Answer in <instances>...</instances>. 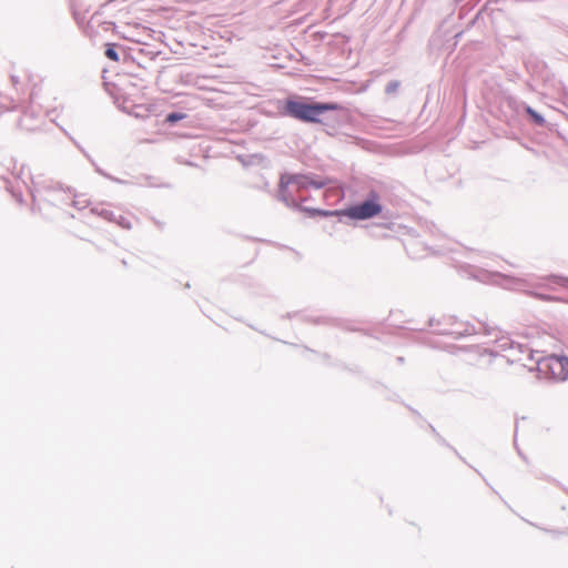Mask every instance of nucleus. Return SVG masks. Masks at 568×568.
I'll use <instances>...</instances> for the list:
<instances>
[{
  "label": "nucleus",
  "mask_w": 568,
  "mask_h": 568,
  "mask_svg": "<svg viewBox=\"0 0 568 568\" xmlns=\"http://www.w3.org/2000/svg\"><path fill=\"white\" fill-rule=\"evenodd\" d=\"M286 112L301 121L318 122L320 115L327 111H337L342 106L337 103H306L303 101L287 100Z\"/></svg>",
  "instance_id": "1"
},
{
  "label": "nucleus",
  "mask_w": 568,
  "mask_h": 568,
  "mask_svg": "<svg viewBox=\"0 0 568 568\" xmlns=\"http://www.w3.org/2000/svg\"><path fill=\"white\" fill-rule=\"evenodd\" d=\"M308 213L312 215H322V216H328V215H346L354 220H367L371 217H374L378 215L382 212V206L378 203L377 199H369L364 201L363 203L353 205L344 211H321V210H307Z\"/></svg>",
  "instance_id": "2"
},
{
  "label": "nucleus",
  "mask_w": 568,
  "mask_h": 568,
  "mask_svg": "<svg viewBox=\"0 0 568 568\" xmlns=\"http://www.w3.org/2000/svg\"><path fill=\"white\" fill-rule=\"evenodd\" d=\"M541 374L556 379L566 381L568 378V357L564 355H549L537 362Z\"/></svg>",
  "instance_id": "3"
},
{
  "label": "nucleus",
  "mask_w": 568,
  "mask_h": 568,
  "mask_svg": "<svg viewBox=\"0 0 568 568\" xmlns=\"http://www.w3.org/2000/svg\"><path fill=\"white\" fill-rule=\"evenodd\" d=\"M185 118H186V114H184V113L173 112V113H170V114L166 115L165 122L172 124V123H175V122H178L180 120H183Z\"/></svg>",
  "instance_id": "4"
},
{
  "label": "nucleus",
  "mask_w": 568,
  "mask_h": 568,
  "mask_svg": "<svg viewBox=\"0 0 568 568\" xmlns=\"http://www.w3.org/2000/svg\"><path fill=\"white\" fill-rule=\"evenodd\" d=\"M105 57L109 58L110 60L114 61V62H118L119 61V54L118 52L115 51L113 44H108L106 45V49H105Z\"/></svg>",
  "instance_id": "5"
},
{
  "label": "nucleus",
  "mask_w": 568,
  "mask_h": 568,
  "mask_svg": "<svg viewBox=\"0 0 568 568\" xmlns=\"http://www.w3.org/2000/svg\"><path fill=\"white\" fill-rule=\"evenodd\" d=\"M526 112L531 116V119L537 123V124H544L545 123V120L544 118L538 114L535 110H532L530 106H527L526 108Z\"/></svg>",
  "instance_id": "6"
},
{
  "label": "nucleus",
  "mask_w": 568,
  "mask_h": 568,
  "mask_svg": "<svg viewBox=\"0 0 568 568\" xmlns=\"http://www.w3.org/2000/svg\"><path fill=\"white\" fill-rule=\"evenodd\" d=\"M296 179H297L296 176H282V179H281V186L282 187H286L290 184L295 183Z\"/></svg>",
  "instance_id": "7"
},
{
  "label": "nucleus",
  "mask_w": 568,
  "mask_h": 568,
  "mask_svg": "<svg viewBox=\"0 0 568 568\" xmlns=\"http://www.w3.org/2000/svg\"><path fill=\"white\" fill-rule=\"evenodd\" d=\"M398 85H399L398 82H390V83H388L387 87H386V92L387 93L395 92L397 90Z\"/></svg>",
  "instance_id": "8"
}]
</instances>
